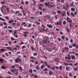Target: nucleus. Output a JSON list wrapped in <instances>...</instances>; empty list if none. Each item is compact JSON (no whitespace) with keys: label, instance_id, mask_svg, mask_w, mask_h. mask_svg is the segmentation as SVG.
Returning a JSON list of instances; mask_svg holds the SVG:
<instances>
[{"label":"nucleus","instance_id":"obj_49","mask_svg":"<svg viewBox=\"0 0 78 78\" xmlns=\"http://www.w3.org/2000/svg\"><path fill=\"white\" fill-rule=\"evenodd\" d=\"M5 55L7 56V57H8L9 56V55H8V54L7 53H5Z\"/></svg>","mask_w":78,"mask_h":78},{"label":"nucleus","instance_id":"obj_10","mask_svg":"<svg viewBox=\"0 0 78 78\" xmlns=\"http://www.w3.org/2000/svg\"><path fill=\"white\" fill-rule=\"evenodd\" d=\"M71 58L72 59H75L76 58H75V55H71Z\"/></svg>","mask_w":78,"mask_h":78},{"label":"nucleus","instance_id":"obj_45","mask_svg":"<svg viewBox=\"0 0 78 78\" xmlns=\"http://www.w3.org/2000/svg\"><path fill=\"white\" fill-rule=\"evenodd\" d=\"M39 14L40 15H42V11H40L39 12Z\"/></svg>","mask_w":78,"mask_h":78},{"label":"nucleus","instance_id":"obj_9","mask_svg":"<svg viewBox=\"0 0 78 78\" xmlns=\"http://www.w3.org/2000/svg\"><path fill=\"white\" fill-rule=\"evenodd\" d=\"M6 48L8 50H12V48L11 47H7Z\"/></svg>","mask_w":78,"mask_h":78},{"label":"nucleus","instance_id":"obj_23","mask_svg":"<svg viewBox=\"0 0 78 78\" xmlns=\"http://www.w3.org/2000/svg\"><path fill=\"white\" fill-rule=\"evenodd\" d=\"M44 64L47 67L48 66V63L47 62H44Z\"/></svg>","mask_w":78,"mask_h":78},{"label":"nucleus","instance_id":"obj_64","mask_svg":"<svg viewBox=\"0 0 78 78\" xmlns=\"http://www.w3.org/2000/svg\"><path fill=\"white\" fill-rule=\"evenodd\" d=\"M39 14V11H37L36 12V14Z\"/></svg>","mask_w":78,"mask_h":78},{"label":"nucleus","instance_id":"obj_36","mask_svg":"<svg viewBox=\"0 0 78 78\" xmlns=\"http://www.w3.org/2000/svg\"><path fill=\"white\" fill-rule=\"evenodd\" d=\"M52 14L55 15L56 14V12H52Z\"/></svg>","mask_w":78,"mask_h":78},{"label":"nucleus","instance_id":"obj_42","mask_svg":"<svg viewBox=\"0 0 78 78\" xmlns=\"http://www.w3.org/2000/svg\"><path fill=\"white\" fill-rule=\"evenodd\" d=\"M8 73L9 75H12V73H11V72H10V71H8Z\"/></svg>","mask_w":78,"mask_h":78},{"label":"nucleus","instance_id":"obj_63","mask_svg":"<svg viewBox=\"0 0 78 78\" xmlns=\"http://www.w3.org/2000/svg\"><path fill=\"white\" fill-rule=\"evenodd\" d=\"M69 75L71 76H72V73H69Z\"/></svg>","mask_w":78,"mask_h":78},{"label":"nucleus","instance_id":"obj_24","mask_svg":"<svg viewBox=\"0 0 78 78\" xmlns=\"http://www.w3.org/2000/svg\"><path fill=\"white\" fill-rule=\"evenodd\" d=\"M57 12L58 14H61V13H62V12L61 11H60V10H58Z\"/></svg>","mask_w":78,"mask_h":78},{"label":"nucleus","instance_id":"obj_61","mask_svg":"<svg viewBox=\"0 0 78 78\" xmlns=\"http://www.w3.org/2000/svg\"><path fill=\"white\" fill-rule=\"evenodd\" d=\"M2 56L4 58H6V56H5V55H3Z\"/></svg>","mask_w":78,"mask_h":78},{"label":"nucleus","instance_id":"obj_28","mask_svg":"<svg viewBox=\"0 0 78 78\" xmlns=\"http://www.w3.org/2000/svg\"><path fill=\"white\" fill-rule=\"evenodd\" d=\"M16 33H17V30H15L14 31V35H16Z\"/></svg>","mask_w":78,"mask_h":78},{"label":"nucleus","instance_id":"obj_16","mask_svg":"<svg viewBox=\"0 0 78 78\" xmlns=\"http://www.w3.org/2000/svg\"><path fill=\"white\" fill-rule=\"evenodd\" d=\"M13 22H14V20H12L11 21H9V23H10V24H11V23H12Z\"/></svg>","mask_w":78,"mask_h":78},{"label":"nucleus","instance_id":"obj_27","mask_svg":"<svg viewBox=\"0 0 78 78\" xmlns=\"http://www.w3.org/2000/svg\"><path fill=\"white\" fill-rule=\"evenodd\" d=\"M0 20H2V21H5V19H3L2 18V17H0Z\"/></svg>","mask_w":78,"mask_h":78},{"label":"nucleus","instance_id":"obj_8","mask_svg":"<svg viewBox=\"0 0 78 78\" xmlns=\"http://www.w3.org/2000/svg\"><path fill=\"white\" fill-rule=\"evenodd\" d=\"M16 70H17V69H12L10 70L11 72L12 73H13V72H15Z\"/></svg>","mask_w":78,"mask_h":78},{"label":"nucleus","instance_id":"obj_50","mask_svg":"<svg viewBox=\"0 0 78 78\" xmlns=\"http://www.w3.org/2000/svg\"><path fill=\"white\" fill-rule=\"evenodd\" d=\"M9 33H12V30H9Z\"/></svg>","mask_w":78,"mask_h":78},{"label":"nucleus","instance_id":"obj_13","mask_svg":"<svg viewBox=\"0 0 78 78\" xmlns=\"http://www.w3.org/2000/svg\"><path fill=\"white\" fill-rule=\"evenodd\" d=\"M63 13H62V15L63 17H64V16H65V15L66 14V12L63 11Z\"/></svg>","mask_w":78,"mask_h":78},{"label":"nucleus","instance_id":"obj_31","mask_svg":"<svg viewBox=\"0 0 78 78\" xmlns=\"http://www.w3.org/2000/svg\"><path fill=\"white\" fill-rule=\"evenodd\" d=\"M3 5H2L1 8V11L2 12H3V10H2V9H3Z\"/></svg>","mask_w":78,"mask_h":78},{"label":"nucleus","instance_id":"obj_5","mask_svg":"<svg viewBox=\"0 0 78 78\" xmlns=\"http://www.w3.org/2000/svg\"><path fill=\"white\" fill-rule=\"evenodd\" d=\"M66 20L67 21H68L69 22H72V20H70V18H69L68 17H67Z\"/></svg>","mask_w":78,"mask_h":78},{"label":"nucleus","instance_id":"obj_59","mask_svg":"<svg viewBox=\"0 0 78 78\" xmlns=\"http://www.w3.org/2000/svg\"><path fill=\"white\" fill-rule=\"evenodd\" d=\"M66 41H69V38L68 37H66Z\"/></svg>","mask_w":78,"mask_h":78},{"label":"nucleus","instance_id":"obj_48","mask_svg":"<svg viewBox=\"0 0 78 78\" xmlns=\"http://www.w3.org/2000/svg\"><path fill=\"white\" fill-rule=\"evenodd\" d=\"M67 14L68 16H69V15H70V14H69V12H67Z\"/></svg>","mask_w":78,"mask_h":78},{"label":"nucleus","instance_id":"obj_2","mask_svg":"<svg viewBox=\"0 0 78 78\" xmlns=\"http://www.w3.org/2000/svg\"><path fill=\"white\" fill-rule=\"evenodd\" d=\"M17 15L19 17H22V16H23V14L19 12V11H16V14H17Z\"/></svg>","mask_w":78,"mask_h":78},{"label":"nucleus","instance_id":"obj_37","mask_svg":"<svg viewBox=\"0 0 78 78\" xmlns=\"http://www.w3.org/2000/svg\"><path fill=\"white\" fill-rule=\"evenodd\" d=\"M37 53H34V56H37Z\"/></svg>","mask_w":78,"mask_h":78},{"label":"nucleus","instance_id":"obj_40","mask_svg":"<svg viewBox=\"0 0 78 78\" xmlns=\"http://www.w3.org/2000/svg\"><path fill=\"white\" fill-rule=\"evenodd\" d=\"M30 40L32 42V44H33V43H34V40L33 39H30Z\"/></svg>","mask_w":78,"mask_h":78},{"label":"nucleus","instance_id":"obj_21","mask_svg":"<svg viewBox=\"0 0 78 78\" xmlns=\"http://www.w3.org/2000/svg\"><path fill=\"white\" fill-rule=\"evenodd\" d=\"M6 9L7 10L8 13H9V7H7V8Z\"/></svg>","mask_w":78,"mask_h":78},{"label":"nucleus","instance_id":"obj_32","mask_svg":"<svg viewBox=\"0 0 78 78\" xmlns=\"http://www.w3.org/2000/svg\"><path fill=\"white\" fill-rule=\"evenodd\" d=\"M50 69H52V70H55V67L53 66L51 68H50Z\"/></svg>","mask_w":78,"mask_h":78},{"label":"nucleus","instance_id":"obj_38","mask_svg":"<svg viewBox=\"0 0 78 78\" xmlns=\"http://www.w3.org/2000/svg\"><path fill=\"white\" fill-rule=\"evenodd\" d=\"M66 30L67 32H68V33H69V32H70V30H69V28H66Z\"/></svg>","mask_w":78,"mask_h":78},{"label":"nucleus","instance_id":"obj_25","mask_svg":"<svg viewBox=\"0 0 78 78\" xmlns=\"http://www.w3.org/2000/svg\"><path fill=\"white\" fill-rule=\"evenodd\" d=\"M30 18L32 20H34L35 19V18L33 16L30 17Z\"/></svg>","mask_w":78,"mask_h":78},{"label":"nucleus","instance_id":"obj_60","mask_svg":"<svg viewBox=\"0 0 78 78\" xmlns=\"http://www.w3.org/2000/svg\"><path fill=\"white\" fill-rule=\"evenodd\" d=\"M15 37L16 38H17V37H18V35H15Z\"/></svg>","mask_w":78,"mask_h":78},{"label":"nucleus","instance_id":"obj_6","mask_svg":"<svg viewBox=\"0 0 78 78\" xmlns=\"http://www.w3.org/2000/svg\"><path fill=\"white\" fill-rule=\"evenodd\" d=\"M44 18H45L46 19H48V20H49L50 19V16H48V15H46L44 16Z\"/></svg>","mask_w":78,"mask_h":78},{"label":"nucleus","instance_id":"obj_7","mask_svg":"<svg viewBox=\"0 0 78 78\" xmlns=\"http://www.w3.org/2000/svg\"><path fill=\"white\" fill-rule=\"evenodd\" d=\"M45 5H46L47 6H50V3L48 2V3L47 2H45Z\"/></svg>","mask_w":78,"mask_h":78},{"label":"nucleus","instance_id":"obj_46","mask_svg":"<svg viewBox=\"0 0 78 78\" xmlns=\"http://www.w3.org/2000/svg\"><path fill=\"white\" fill-rule=\"evenodd\" d=\"M78 63H75L74 64V65L75 66H78Z\"/></svg>","mask_w":78,"mask_h":78},{"label":"nucleus","instance_id":"obj_62","mask_svg":"<svg viewBox=\"0 0 78 78\" xmlns=\"http://www.w3.org/2000/svg\"><path fill=\"white\" fill-rule=\"evenodd\" d=\"M75 55L76 56H77V57H78V53H76Z\"/></svg>","mask_w":78,"mask_h":78},{"label":"nucleus","instance_id":"obj_51","mask_svg":"<svg viewBox=\"0 0 78 78\" xmlns=\"http://www.w3.org/2000/svg\"><path fill=\"white\" fill-rule=\"evenodd\" d=\"M28 3H29V2L28 1H26L25 2V4H26V5H28Z\"/></svg>","mask_w":78,"mask_h":78},{"label":"nucleus","instance_id":"obj_12","mask_svg":"<svg viewBox=\"0 0 78 78\" xmlns=\"http://www.w3.org/2000/svg\"><path fill=\"white\" fill-rule=\"evenodd\" d=\"M36 69H37V70H39V69H40V68H39V66H38V65H37L36 66Z\"/></svg>","mask_w":78,"mask_h":78},{"label":"nucleus","instance_id":"obj_47","mask_svg":"<svg viewBox=\"0 0 78 78\" xmlns=\"http://www.w3.org/2000/svg\"><path fill=\"white\" fill-rule=\"evenodd\" d=\"M35 63V64H38V63H39V62H38V61H36Z\"/></svg>","mask_w":78,"mask_h":78},{"label":"nucleus","instance_id":"obj_29","mask_svg":"<svg viewBox=\"0 0 78 78\" xmlns=\"http://www.w3.org/2000/svg\"><path fill=\"white\" fill-rule=\"evenodd\" d=\"M66 8H69V4H66Z\"/></svg>","mask_w":78,"mask_h":78},{"label":"nucleus","instance_id":"obj_41","mask_svg":"<svg viewBox=\"0 0 78 78\" xmlns=\"http://www.w3.org/2000/svg\"><path fill=\"white\" fill-rule=\"evenodd\" d=\"M57 39L58 41H61V39L60 38H57Z\"/></svg>","mask_w":78,"mask_h":78},{"label":"nucleus","instance_id":"obj_56","mask_svg":"<svg viewBox=\"0 0 78 78\" xmlns=\"http://www.w3.org/2000/svg\"><path fill=\"white\" fill-rule=\"evenodd\" d=\"M42 30L43 31H47V30H45V29H44V28H42Z\"/></svg>","mask_w":78,"mask_h":78},{"label":"nucleus","instance_id":"obj_20","mask_svg":"<svg viewBox=\"0 0 78 78\" xmlns=\"http://www.w3.org/2000/svg\"><path fill=\"white\" fill-rule=\"evenodd\" d=\"M1 51L2 52H4V51H6V50L4 49H1Z\"/></svg>","mask_w":78,"mask_h":78},{"label":"nucleus","instance_id":"obj_17","mask_svg":"<svg viewBox=\"0 0 78 78\" xmlns=\"http://www.w3.org/2000/svg\"><path fill=\"white\" fill-rule=\"evenodd\" d=\"M71 10L72 11H75V8H72L71 9Z\"/></svg>","mask_w":78,"mask_h":78},{"label":"nucleus","instance_id":"obj_33","mask_svg":"<svg viewBox=\"0 0 78 78\" xmlns=\"http://www.w3.org/2000/svg\"><path fill=\"white\" fill-rule=\"evenodd\" d=\"M71 16H73V17H75V14H74L73 13L71 12Z\"/></svg>","mask_w":78,"mask_h":78},{"label":"nucleus","instance_id":"obj_22","mask_svg":"<svg viewBox=\"0 0 78 78\" xmlns=\"http://www.w3.org/2000/svg\"><path fill=\"white\" fill-rule=\"evenodd\" d=\"M61 37L63 40H64V39H65V36H61Z\"/></svg>","mask_w":78,"mask_h":78},{"label":"nucleus","instance_id":"obj_39","mask_svg":"<svg viewBox=\"0 0 78 78\" xmlns=\"http://www.w3.org/2000/svg\"><path fill=\"white\" fill-rule=\"evenodd\" d=\"M70 69V67H66V70H69V69Z\"/></svg>","mask_w":78,"mask_h":78},{"label":"nucleus","instance_id":"obj_14","mask_svg":"<svg viewBox=\"0 0 78 78\" xmlns=\"http://www.w3.org/2000/svg\"><path fill=\"white\" fill-rule=\"evenodd\" d=\"M16 72L15 73V75L17 76L19 74V72H18V70L16 69Z\"/></svg>","mask_w":78,"mask_h":78},{"label":"nucleus","instance_id":"obj_54","mask_svg":"<svg viewBox=\"0 0 78 78\" xmlns=\"http://www.w3.org/2000/svg\"><path fill=\"white\" fill-rule=\"evenodd\" d=\"M8 28H9L10 29H12V28L10 26L8 27Z\"/></svg>","mask_w":78,"mask_h":78},{"label":"nucleus","instance_id":"obj_3","mask_svg":"<svg viewBox=\"0 0 78 78\" xmlns=\"http://www.w3.org/2000/svg\"><path fill=\"white\" fill-rule=\"evenodd\" d=\"M65 59H69L70 60L71 59V58L70 57V54L68 55V57L67 56L65 57Z\"/></svg>","mask_w":78,"mask_h":78},{"label":"nucleus","instance_id":"obj_26","mask_svg":"<svg viewBox=\"0 0 78 78\" xmlns=\"http://www.w3.org/2000/svg\"><path fill=\"white\" fill-rule=\"evenodd\" d=\"M30 49L32 50V51H34V48L33 47L31 46L30 48Z\"/></svg>","mask_w":78,"mask_h":78},{"label":"nucleus","instance_id":"obj_55","mask_svg":"<svg viewBox=\"0 0 78 78\" xmlns=\"http://www.w3.org/2000/svg\"><path fill=\"white\" fill-rule=\"evenodd\" d=\"M3 24L4 25H7V24L5 22H4L3 23Z\"/></svg>","mask_w":78,"mask_h":78},{"label":"nucleus","instance_id":"obj_35","mask_svg":"<svg viewBox=\"0 0 78 78\" xmlns=\"http://www.w3.org/2000/svg\"><path fill=\"white\" fill-rule=\"evenodd\" d=\"M70 7H73V6H75V5L73 4H71L70 5Z\"/></svg>","mask_w":78,"mask_h":78},{"label":"nucleus","instance_id":"obj_52","mask_svg":"<svg viewBox=\"0 0 78 78\" xmlns=\"http://www.w3.org/2000/svg\"><path fill=\"white\" fill-rule=\"evenodd\" d=\"M70 42L71 43H73V40H72V39H71L70 40Z\"/></svg>","mask_w":78,"mask_h":78},{"label":"nucleus","instance_id":"obj_4","mask_svg":"<svg viewBox=\"0 0 78 78\" xmlns=\"http://www.w3.org/2000/svg\"><path fill=\"white\" fill-rule=\"evenodd\" d=\"M47 27H48V28H53V26L51 25V24H47Z\"/></svg>","mask_w":78,"mask_h":78},{"label":"nucleus","instance_id":"obj_15","mask_svg":"<svg viewBox=\"0 0 78 78\" xmlns=\"http://www.w3.org/2000/svg\"><path fill=\"white\" fill-rule=\"evenodd\" d=\"M44 67H45V65L43 64L41 66V69H43Z\"/></svg>","mask_w":78,"mask_h":78},{"label":"nucleus","instance_id":"obj_19","mask_svg":"<svg viewBox=\"0 0 78 78\" xmlns=\"http://www.w3.org/2000/svg\"><path fill=\"white\" fill-rule=\"evenodd\" d=\"M63 23L64 25H65L67 24V22L66 21H64L63 22Z\"/></svg>","mask_w":78,"mask_h":78},{"label":"nucleus","instance_id":"obj_43","mask_svg":"<svg viewBox=\"0 0 78 78\" xmlns=\"http://www.w3.org/2000/svg\"><path fill=\"white\" fill-rule=\"evenodd\" d=\"M72 45L73 46V47H76V44H72Z\"/></svg>","mask_w":78,"mask_h":78},{"label":"nucleus","instance_id":"obj_53","mask_svg":"<svg viewBox=\"0 0 78 78\" xmlns=\"http://www.w3.org/2000/svg\"><path fill=\"white\" fill-rule=\"evenodd\" d=\"M52 72L51 71H50L49 72V74H50V75H52Z\"/></svg>","mask_w":78,"mask_h":78},{"label":"nucleus","instance_id":"obj_58","mask_svg":"<svg viewBox=\"0 0 78 78\" xmlns=\"http://www.w3.org/2000/svg\"><path fill=\"white\" fill-rule=\"evenodd\" d=\"M39 9H40L41 10H42V7L41 6H39Z\"/></svg>","mask_w":78,"mask_h":78},{"label":"nucleus","instance_id":"obj_11","mask_svg":"<svg viewBox=\"0 0 78 78\" xmlns=\"http://www.w3.org/2000/svg\"><path fill=\"white\" fill-rule=\"evenodd\" d=\"M1 68L2 69H6V67L5 66L2 65Z\"/></svg>","mask_w":78,"mask_h":78},{"label":"nucleus","instance_id":"obj_57","mask_svg":"<svg viewBox=\"0 0 78 78\" xmlns=\"http://www.w3.org/2000/svg\"><path fill=\"white\" fill-rule=\"evenodd\" d=\"M20 8L21 9H22V10L23 9V6H21L20 7Z\"/></svg>","mask_w":78,"mask_h":78},{"label":"nucleus","instance_id":"obj_30","mask_svg":"<svg viewBox=\"0 0 78 78\" xmlns=\"http://www.w3.org/2000/svg\"><path fill=\"white\" fill-rule=\"evenodd\" d=\"M36 23H37V24L38 25L41 24V23H40L38 22V21H36Z\"/></svg>","mask_w":78,"mask_h":78},{"label":"nucleus","instance_id":"obj_34","mask_svg":"<svg viewBox=\"0 0 78 78\" xmlns=\"http://www.w3.org/2000/svg\"><path fill=\"white\" fill-rule=\"evenodd\" d=\"M25 24H26V23H25V22H23L21 24V26H23V25H25Z\"/></svg>","mask_w":78,"mask_h":78},{"label":"nucleus","instance_id":"obj_1","mask_svg":"<svg viewBox=\"0 0 78 78\" xmlns=\"http://www.w3.org/2000/svg\"><path fill=\"white\" fill-rule=\"evenodd\" d=\"M22 61V59L18 57L15 59V62L16 63H18Z\"/></svg>","mask_w":78,"mask_h":78},{"label":"nucleus","instance_id":"obj_44","mask_svg":"<svg viewBox=\"0 0 78 78\" xmlns=\"http://www.w3.org/2000/svg\"><path fill=\"white\" fill-rule=\"evenodd\" d=\"M55 61H56V62H57L58 61H59V60H58V58H55Z\"/></svg>","mask_w":78,"mask_h":78},{"label":"nucleus","instance_id":"obj_18","mask_svg":"<svg viewBox=\"0 0 78 78\" xmlns=\"http://www.w3.org/2000/svg\"><path fill=\"white\" fill-rule=\"evenodd\" d=\"M62 22V20L61 19H60L59 21V24H60V25H62L61 22Z\"/></svg>","mask_w":78,"mask_h":78}]
</instances>
